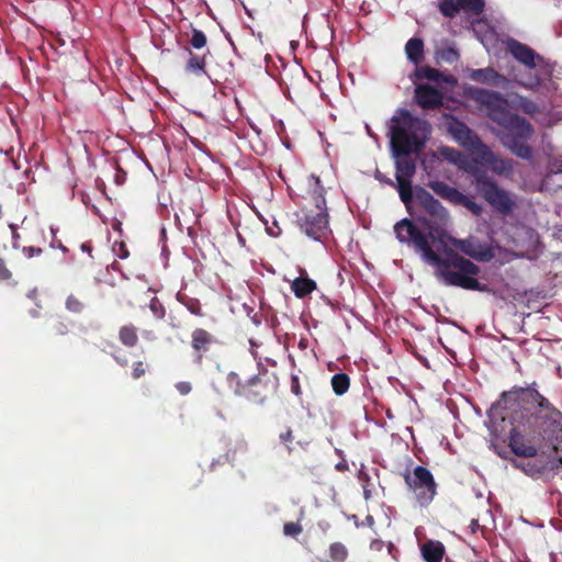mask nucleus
I'll return each instance as SVG.
<instances>
[{
	"label": "nucleus",
	"instance_id": "f257e3e1",
	"mask_svg": "<svg viewBox=\"0 0 562 562\" xmlns=\"http://www.w3.org/2000/svg\"><path fill=\"white\" fill-rule=\"evenodd\" d=\"M495 409L506 411L510 420V451L521 461L516 469L531 477L562 463V412L538 391V383L513 386L501 394Z\"/></svg>",
	"mask_w": 562,
	"mask_h": 562
},
{
	"label": "nucleus",
	"instance_id": "f03ea898",
	"mask_svg": "<svg viewBox=\"0 0 562 562\" xmlns=\"http://www.w3.org/2000/svg\"><path fill=\"white\" fill-rule=\"evenodd\" d=\"M394 234L400 243L414 246L426 262L436 267V277L446 285L470 291H490L487 284L477 280L481 272L477 265L453 249H445L443 256L438 255L429 244L431 238L428 233L422 232L414 221L409 218L398 221L394 225Z\"/></svg>",
	"mask_w": 562,
	"mask_h": 562
},
{
	"label": "nucleus",
	"instance_id": "7ed1b4c3",
	"mask_svg": "<svg viewBox=\"0 0 562 562\" xmlns=\"http://www.w3.org/2000/svg\"><path fill=\"white\" fill-rule=\"evenodd\" d=\"M429 134L430 124L426 120L414 116L406 109L398 110L397 115L392 117L390 143L392 154L396 158V188L409 215L415 214L412 178L416 172L415 160L409 155L422 149Z\"/></svg>",
	"mask_w": 562,
	"mask_h": 562
},
{
	"label": "nucleus",
	"instance_id": "20e7f679",
	"mask_svg": "<svg viewBox=\"0 0 562 562\" xmlns=\"http://www.w3.org/2000/svg\"><path fill=\"white\" fill-rule=\"evenodd\" d=\"M465 94L485 109L488 119L501 127L496 136L506 148L519 158H531L532 148L529 140L535 134V127L527 119L507 110V101L502 93L470 87Z\"/></svg>",
	"mask_w": 562,
	"mask_h": 562
},
{
	"label": "nucleus",
	"instance_id": "39448f33",
	"mask_svg": "<svg viewBox=\"0 0 562 562\" xmlns=\"http://www.w3.org/2000/svg\"><path fill=\"white\" fill-rule=\"evenodd\" d=\"M327 189L319 176L311 175L307 178V195L315 210L305 207L297 215L301 231L315 240H322L329 232L325 199Z\"/></svg>",
	"mask_w": 562,
	"mask_h": 562
},
{
	"label": "nucleus",
	"instance_id": "423d86ee",
	"mask_svg": "<svg viewBox=\"0 0 562 562\" xmlns=\"http://www.w3.org/2000/svg\"><path fill=\"white\" fill-rule=\"evenodd\" d=\"M414 198L417 204L424 211V215H418L414 211L413 217L416 222L427 229L431 240L442 241L445 235V227L449 222V214L446 207L435 199L426 189L417 187L415 189Z\"/></svg>",
	"mask_w": 562,
	"mask_h": 562
},
{
	"label": "nucleus",
	"instance_id": "0eeeda50",
	"mask_svg": "<svg viewBox=\"0 0 562 562\" xmlns=\"http://www.w3.org/2000/svg\"><path fill=\"white\" fill-rule=\"evenodd\" d=\"M472 175L477 194L493 211L503 216H508L514 212L516 207V196L514 193L499 187L484 170L474 169Z\"/></svg>",
	"mask_w": 562,
	"mask_h": 562
},
{
	"label": "nucleus",
	"instance_id": "6e6552de",
	"mask_svg": "<svg viewBox=\"0 0 562 562\" xmlns=\"http://www.w3.org/2000/svg\"><path fill=\"white\" fill-rule=\"evenodd\" d=\"M405 484L414 494L416 502L422 507H427L437 495V483L432 473L423 465L414 468L413 472L406 470L403 473Z\"/></svg>",
	"mask_w": 562,
	"mask_h": 562
},
{
	"label": "nucleus",
	"instance_id": "1a4fd4ad",
	"mask_svg": "<svg viewBox=\"0 0 562 562\" xmlns=\"http://www.w3.org/2000/svg\"><path fill=\"white\" fill-rule=\"evenodd\" d=\"M266 374H256L246 381H241L240 376L236 372H229L226 381L227 385L233 392L246 400L262 404L267 400L268 381L263 378Z\"/></svg>",
	"mask_w": 562,
	"mask_h": 562
},
{
	"label": "nucleus",
	"instance_id": "9d476101",
	"mask_svg": "<svg viewBox=\"0 0 562 562\" xmlns=\"http://www.w3.org/2000/svg\"><path fill=\"white\" fill-rule=\"evenodd\" d=\"M449 132L463 147L475 154L481 160L492 162L494 154L483 144L481 138L461 121L453 120L450 123Z\"/></svg>",
	"mask_w": 562,
	"mask_h": 562
},
{
	"label": "nucleus",
	"instance_id": "9b49d317",
	"mask_svg": "<svg viewBox=\"0 0 562 562\" xmlns=\"http://www.w3.org/2000/svg\"><path fill=\"white\" fill-rule=\"evenodd\" d=\"M506 50L512 57L519 64L525 66L527 70H533L536 68H543L547 61L543 56L538 54L529 45L519 42L514 37H508L505 41Z\"/></svg>",
	"mask_w": 562,
	"mask_h": 562
},
{
	"label": "nucleus",
	"instance_id": "f8f14e48",
	"mask_svg": "<svg viewBox=\"0 0 562 562\" xmlns=\"http://www.w3.org/2000/svg\"><path fill=\"white\" fill-rule=\"evenodd\" d=\"M450 241L462 254L479 262H488L495 257L494 248L488 243L481 241L476 237L470 236L464 239L450 238Z\"/></svg>",
	"mask_w": 562,
	"mask_h": 562
},
{
	"label": "nucleus",
	"instance_id": "ddd939ff",
	"mask_svg": "<svg viewBox=\"0 0 562 562\" xmlns=\"http://www.w3.org/2000/svg\"><path fill=\"white\" fill-rule=\"evenodd\" d=\"M190 337L192 361L194 364L201 366L213 346L217 344V338L202 327L194 328Z\"/></svg>",
	"mask_w": 562,
	"mask_h": 562
},
{
	"label": "nucleus",
	"instance_id": "4468645a",
	"mask_svg": "<svg viewBox=\"0 0 562 562\" xmlns=\"http://www.w3.org/2000/svg\"><path fill=\"white\" fill-rule=\"evenodd\" d=\"M415 102L424 110H435L442 105V93L430 85L422 83L415 88Z\"/></svg>",
	"mask_w": 562,
	"mask_h": 562
},
{
	"label": "nucleus",
	"instance_id": "2eb2a0df",
	"mask_svg": "<svg viewBox=\"0 0 562 562\" xmlns=\"http://www.w3.org/2000/svg\"><path fill=\"white\" fill-rule=\"evenodd\" d=\"M470 78L475 82L493 87H505L508 83V79L492 67L473 69Z\"/></svg>",
	"mask_w": 562,
	"mask_h": 562
},
{
	"label": "nucleus",
	"instance_id": "dca6fc26",
	"mask_svg": "<svg viewBox=\"0 0 562 562\" xmlns=\"http://www.w3.org/2000/svg\"><path fill=\"white\" fill-rule=\"evenodd\" d=\"M420 551L426 562H441L445 554V547L440 541L427 540L423 543Z\"/></svg>",
	"mask_w": 562,
	"mask_h": 562
},
{
	"label": "nucleus",
	"instance_id": "f3484780",
	"mask_svg": "<svg viewBox=\"0 0 562 562\" xmlns=\"http://www.w3.org/2000/svg\"><path fill=\"white\" fill-rule=\"evenodd\" d=\"M316 288V282L307 277H299L291 282V290L297 299L306 297L314 292Z\"/></svg>",
	"mask_w": 562,
	"mask_h": 562
},
{
	"label": "nucleus",
	"instance_id": "a211bd4d",
	"mask_svg": "<svg viewBox=\"0 0 562 562\" xmlns=\"http://www.w3.org/2000/svg\"><path fill=\"white\" fill-rule=\"evenodd\" d=\"M428 186L440 198H442L453 204L456 203V201L458 200V198L461 193L458 189L450 187L449 184H447L443 181H431V182H429Z\"/></svg>",
	"mask_w": 562,
	"mask_h": 562
},
{
	"label": "nucleus",
	"instance_id": "6ab92c4d",
	"mask_svg": "<svg viewBox=\"0 0 562 562\" xmlns=\"http://www.w3.org/2000/svg\"><path fill=\"white\" fill-rule=\"evenodd\" d=\"M405 53L407 58L414 63L419 64L424 57V42L422 38L413 37L407 41L405 45Z\"/></svg>",
	"mask_w": 562,
	"mask_h": 562
},
{
	"label": "nucleus",
	"instance_id": "aec40b11",
	"mask_svg": "<svg viewBox=\"0 0 562 562\" xmlns=\"http://www.w3.org/2000/svg\"><path fill=\"white\" fill-rule=\"evenodd\" d=\"M119 340L127 348L135 347L138 342L137 327L133 324L121 326L119 329Z\"/></svg>",
	"mask_w": 562,
	"mask_h": 562
},
{
	"label": "nucleus",
	"instance_id": "412c9836",
	"mask_svg": "<svg viewBox=\"0 0 562 562\" xmlns=\"http://www.w3.org/2000/svg\"><path fill=\"white\" fill-rule=\"evenodd\" d=\"M189 59L186 65V71L190 74H194L196 76H201L205 74V67H206V59L205 55H198L192 53V50L189 49Z\"/></svg>",
	"mask_w": 562,
	"mask_h": 562
},
{
	"label": "nucleus",
	"instance_id": "4be33fe9",
	"mask_svg": "<svg viewBox=\"0 0 562 562\" xmlns=\"http://www.w3.org/2000/svg\"><path fill=\"white\" fill-rule=\"evenodd\" d=\"M177 300L180 304H182L183 306H186V308L193 315L198 316V317H204L205 314L203 312V308H202V304L200 302L199 299L196 297H191L187 294H183V293H178L177 294Z\"/></svg>",
	"mask_w": 562,
	"mask_h": 562
},
{
	"label": "nucleus",
	"instance_id": "5701e85b",
	"mask_svg": "<svg viewBox=\"0 0 562 562\" xmlns=\"http://www.w3.org/2000/svg\"><path fill=\"white\" fill-rule=\"evenodd\" d=\"M328 557L330 562H346L349 558V550L342 542L335 541L328 547Z\"/></svg>",
	"mask_w": 562,
	"mask_h": 562
},
{
	"label": "nucleus",
	"instance_id": "b1692460",
	"mask_svg": "<svg viewBox=\"0 0 562 562\" xmlns=\"http://www.w3.org/2000/svg\"><path fill=\"white\" fill-rule=\"evenodd\" d=\"M515 81L518 86L529 90H537L543 83V79L538 72H528L520 78H516Z\"/></svg>",
	"mask_w": 562,
	"mask_h": 562
},
{
	"label": "nucleus",
	"instance_id": "393cba45",
	"mask_svg": "<svg viewBox=\"0 0 562 562\" xmlns=\"http://www.w3.org/2000/svg\"><path fill=\"white\" fill-rule=\"evenodd\" d=\"M330 384L334 393L341 396L349 390L350 378L346 373H336L331 376Z\"/></svg>",
	"mask_w": 562,
	"mask_h": 562
},
{
	"label": "nucleus",
	"instance_id": "a878e982",
	"mask_svg": "<svg viewBox=\"0 0 562 562\" xmlns=\"http://www.w3.org/2000/svg\"><path fill=\"white\" fill-rule=\"evenodd\" d=\"M438 9H439V12L445 18H449V19L456 18L461 11L459 1H457V0H439Z\"/></svg>",
	"mask_w": 562,
	"mask_h": 562
},
{
	"label": "nucleus",
	"instance_id": "bb28decb",
	"mask_svg": "<svg viewBox=\"0 0 562 562\" xmlns=\"http://www.w3.org/2000/svg\"><path fill=\"white\" fill-rule=\"evenodd\" d=\"M516 108L528 115H535L540 112L539 105L527 97H518Z\"/></svg>",
	"mask_w": 562,
	"mask_h": 562
},
{
	"label": "nucleus",
	"instance_id": "cd10ccee",
	"mask_svg": "<svg viewBox=\"0 0 562 562\" xmlns=\"http://www.w3.org/2000/svg\"><path fill=\"white\" fill-rule=\"evenodd\" d=\"M454 204L464 206L475 216H480L483 212V207L481 204L476 203L473 199L467 196L463 193H460Z\"/></svg>",
	"mask_w": 562,
	"mask_h": 562
},
{
	"label": "nucleus",
	"instance_id": "c85d7f7f",
	"mask_svg": "<svg viewBox=\"0 0 562 562\" xmlns=\"http://www.w3.org/2000/svg\"><path fill=\"white\" fill-rule=\"evenodd\" d=\"M66 310L70 313L80 314L85 310L83 301L76 294H69L65 302Z\"/></svg>",
	"mask_w": 562,
	"mask_h": 562
},
{
	"label": "nucleus",
	"instance_id": "c756f323",
	"mask_svg": "<svg viewBox=\"0 0 562 562\" xmlns=\"http://www.w3.org/2000/svg\"><path fill=\"white\" fill-rule=\"evenodd\" d=\"M192 35L189 41L190 45L194 49H202L207 44V37L201 30H198L195 27H192L191 31Z\"/></svg>",
	"mask_w": 562,
	"mask_h": 562
},
{
	"label": "nucleus",
	"instance_id": "7c9ffc66",
	"mask_svg": "<svg viewBox=\"0 0 562 562\" xmlns=\"http://www.w3.org/2000/svg\"><path fill=\"white\" fill-rule=\"evenodd\" d=\"M417 77L430 81H438L441 78V74L436 68H432L430 66H424L417 69Z\"/></svg>",
	"mask_w": 562,
	"mask_h": 562
},
{
	"label": "nucleus",
	"instance_id": "2f4dec72",
	"mask_svg": "<svg viewBox=\"0 0 562 562\" xmlns=\"http://www.w3.org/2000/svg\"><path fill=\"white\" fill-rule=\"evenodd\" d=\"M294 439L293 430L290 427H285L284 430L279 434V440L286 448L289 454L293 451L292 443Z\"/></svg>",
	"mask_w": 562,
	"mask_h": 562
},
{
	"label": "nucleus",
	"instance_id": "473e14b6",
	"mask_svg": "<svg viewBox=\"0 0 562 562\" xmlns=\"http://www.w3.org/2000/svg\"><path fill=\"white\" fill-rule=\"evenodd\" d=\"M0 282L7 285H15L16 282L13 279V273L7 267L3 259L0 258Z\"/></svg>",
	"mask_w": 562,
	"mask_h": 562
},
{
	"label": "nucleus",
	"instance_id": "72a5a7b5",
	"mask_svg": "<svg viewBox=\"0 0 562 562\" xmlns=\"http://www.w3.org/2000/svg\"><path fill=\"white\" fill-rule=\"evenodd\" d=\"M149 310L157 319H162L166 316V308L164 304L154 296L149 302Z\"/></svg>",
	"mask_w": 562,
	"mask_h": 562
},
{
	"label": "nucleus",
	"instance_id": "f704fd0d",
	"mask_svg": "<svg viewBox=\"0 0 562 562\" xmlns=\"http://www.w3.org/2000/svg\"><path fill=\"white\" fill-rule=\"evenodd\" d=\"M303 531V527L299 522H285L283 525V533L288 537H296Z\"/></svg>",
	"mask_w": 562,
	"mask_h": 562
},
{
	"label": "nucleus",
	"instance_id": "c9c22d12",
	"mask_svg": "<svg viewBox=\"0 0 562 562\" xmlns=\"http://www.w3.org/2000/svg\"><path fill=\"white\" fill-rule=\"evenodd\" d=\"M148 366L144 361H135L132 366V378L138 380L147 372Z\"/></svg>",
	"mask_w": 562,
	"mask_h": 562
},
{
	"label": "nucleus",
	"instance_id": "e433bc0d",
	"mask_svg": "<svg viewBox=\"0 0 562 562\" xmlns=\"http://www.w3.org/2000/svg\"><path fill=\"white\" fill-rule=\"evenodd\" d=\"M112 249H113L114 255L120 259H126L130 256V251H128L125 243H123V241H115L113 244Z\"/></svg>",
	"mask_w": 562,
	"mask_h": 562
},
{
	"label": "nucleus",
	"instance_id": "4c0bfd02",
	"mask_svg": "<svg viewBox=\"0 0 562 562\" xmlns=\"http://www.w3.org/2000/svg\"><path fill=\"white\" fill-rule=\"evenodd\" d=\"M52 330L55 336H65L68 334L69 328L65 322L58 321L53 325Z\"/></svg>",
	"mask_w": 562,
	"mask_h": 562
},
{
	"label": "nucleus",
	"instance_id": "58836bf2",
	"mask_svg": "<svg viewBox=\"0 0 562 562\" xmlns=\"http://www.w3.org/2000/svg\"><path fill=\"white\" fill-rule=\"evenodd\" d=\"M22 252L26 258H33L35 256H40L43 252V249L34 246H25L22 248Z\"/></svg>",
	"mask_w": 562,
	"mask_h": 562
},
{
	"label": "nucleus",
	"instance_id": "ea45409f",
	"mask_svg": "<svg viewBox=\"0 0 562 562\" xmlns=\"http://www.w3.org/2000/svg\"><path fill=\"white\" fill-rule=\"evenodd\" d=\"M176 389L181 395H188L192 391V385L188 381H180L176 383Z\"/></svg>",
	"mask_w": 562,
	"mask_h": 562
},
{
	"label": "nucleus",
	"instance_id": "a19ab883",
	"mask_svg": "<svg viewBox=\"0 0 562 562\" xmlns=\"http://www.w3.org/2000/svg\"><path fill=\"white\" fill-rule=\"evenodd\" d=\"M458 57H459L458 52L453 48H448V49L443 50V53H442V58L448 61H452V60L457 59Z\"/></svg>",
	"mask_w": 562,
	"mask_h": 562
},
{
	"label": "nucleus",
	"instance_id": "79ce46f5",
	"mask_svg": "<svg viewBox=\"0 0 562 562\" xmlns=\"http://www.w3.org/2000/svg\"><path fill=\"white\" fill-rule=\"evenodd\" d=\"M143 337L145 339L151 340V341L157 339V336H156L155 331L154 330H147V329L143 330Z\"/></svg>",
	"mask_w": 562,
	"mask_h": 562
},
{
	"label": "nucleus",
	"instance_id": "37998d69",
	"mask_svg": "<svg viewBox=\"0 0 562 562\" xmlns=\"http://www.w3.org/2000/svg\"><path fill=\"white\" fill-rule=\"evenodd\" d=\"M10 228L12 229V237H13V247L14 248H18V245H16V240L19 239V234H18V231H16V227L15 225H10Z\"/></svg>",
	"mask_w": 562,
	"mask_h": 562
},
{
	"label": "nucleus",
	"instance_id": "c03bdc74",
	"mask_svg": "<svg viewBox=\"0 0 562 562\" xmlns=\"http://www.w3.org/2000/svg\"><path fill=\"white\" fill-rule=\"evenodd\" d=\"M81 250L88 252L91 256L92 246L89 243H83L81 245Z\"/></svg>",
	"mask_w": 562,
	"mask_h": 562
},
{
	"label": "nucleus",
	"instance_id": "a18cd8bd",
	"mask_svg": "<svg viewBox=\"0 0 562 562\" xmlns=\"http://www.w3.org/2000/svg\"><path fill=\"white\" fill-rule=\"evenodd\" d=\"M267 231H268L269 235L274 236V237L279 236V234H280V228L279 227H278L277 232L272 231V227L267 228Z\"/></svg>",
	"mask_w": 562,
	"mask_h": 562
},
{
	"label": "nucleus",
	"instance_id": "49530a36",
	"mask_svg": "<svg viewBox=\"0 0 562 562\" xmlns=\"http://www.w3.org/2000/svg\"><path fill=\"white\" fill-rule=\"evenodd\" d=\"M299 384L297 383H293L292 385V391L295 393V394H299Z\"/></svg>",
	"mask_w": 562,
	"mask_h": 562
},
{
	"label": "nucleus",
	"instance_id": "de8ad7c7",
	"mask_svg": "<svg viewBox=\"0 0 562 562\" xmlns=\"http://www.w3.org/2000/svg\"><path fill=\"white\" fill-rule=\"evenodd\" d=\"M394 549H395V548H394V546H393L392 543H389V546H387V552H389L390 554H392V551H393Z\"/></svg>",
	"mask_w": 562,
	"mask_h": 562
},
{
	"label": "nucleus",
	"instance_id": "09e8293b",
	"mask_svg": "<svg viewBox=\"0 0 562 562\" xmlns=\"http://www.w3.org/2000/svg\"><path fill=\"white\" fill-rule=\"evenodd\" d=\"M116 362H119L121 366H126L127 361L123 359H116Z\"/></svg>",
	"mask_w": 562,
	"mask_h": 562
},
{
	"label": "nucleus",
	"instance_id": "8fccbe9b",
	"mask_svg": "<svg viewBox=\"0 0 562 562\" xmlns=\"http://www.w3.org/2000/svg\"><path fill=\"white\" fill-rule=\"evenodd\" d=\"M116 362H119L121 366H126L127 361L123 359H116Z\"/></svg>",
	"mask_w": 562,
	"mask_h": 562
},
{
	"label": "nucleus",
	"instance_id": "3c124183",
	"mask_svg": "<svg viewBox=\"0 0 562 562\" xmlns=\"http://www.w3.org/2000/svg\"><path fill=\"white\" fill-rule=\"evenodd\" d=\"M116 362H119L121 366H126L127 361L123 359H116Z\"/></svg>",
	"mask_w": 562,
	"mask_h": 562
},
{
	"label": "nucleus",
	"instance_id": "603ef678",
	"mask_svg": "<svg viewBox=\"0 0 562 562\" xmlns=\"http://www.w3.org/2000/svg\"><path fill=\"white\" fill-rule=\"evenodd\" d=\"M4 213H3V206L2 204L0 203V221L2 220Z\"/></svg>",
	"mask_w": 562,
	"mask_h": 562
},
{
	"label": "nucleus",
	"instance_id": "864d4df0",
	"mask_svg": "<svg viewBox=\"0 0 562 562\" xmlns=\"http://www.w3.org/2000/svg\"><path fill=\"white\" fill-rule=\"evenodd\" d=\"M60 249H61L64 252H66V251H67V248H66L65 246H63V245H60Z\"/></svg>",
	"mask_w": 562,
	"mask_h": 562
},
{
	"label": "nucleus",
	"instance_id": "5fc2aeb1",
	"mask_svg": "<svg viewBox=\"0 0 562 562\" xmlns=\"http://www.w3.org/2000/svg\"><path fill=\"white\" fill-rule=\"evenodd\" d=\"M301 274L306 273L305 270L300 269Z\"/></svg>",
	"mask_w": 562,
	"mask_h": 562
}]
</instances>
